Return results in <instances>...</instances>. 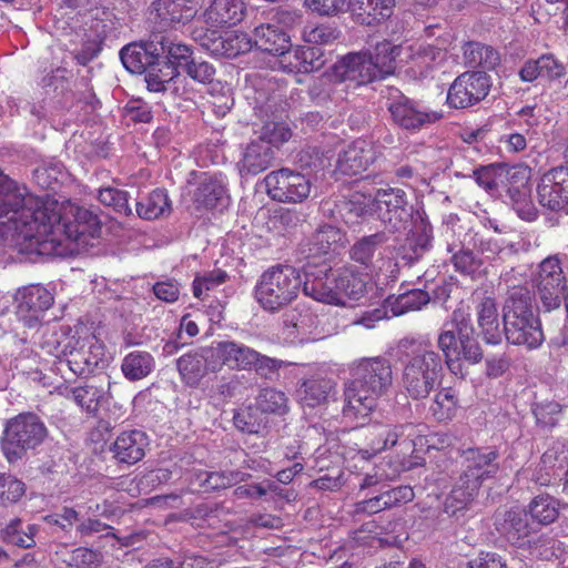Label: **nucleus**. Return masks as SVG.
Masks as SVG:
<instances>
[{
	"label": "nucleus",
	"instance_id": "nucleus-1",
	"mask_svg": "<svg viewBox=\"0 0 568 568\" xmlns=\"http://www.w3.org/2000/svg\"><path fill=\"white\" fill-rule=\"evenodd\" d=\"M101 223L89 209L70 205L62 216L59 204L43 202L23 190V202L18 216L13 217V235L36 242L62 243V237L87 244L88 239L98 236Z\"/></svg>",
	"mask_w": 568,
	"mask_h": 568
},
{
	"label": "nucleus",
	"instance_id": "nucleus-2",
	"mask_svg": "<svg viewBox=\"0 0 568 568\" xmlns=\"http://www.w3.org/2000/svg\"><path fill=\"white\" fill-rule=\"evenodd\" d=\"M402 51L400 47L383 41L377 43L375 54L363 51L348 53L335 63L333 75L322 77L313 84L311 93L321 101L331 99L333 78L357 85L382 80L394 73Z\"/></svg>",
	"mask_w": 568,
	"mask_h": 568
},
{
	"label": "nucleus",
	"instance_id": "nucleus-3",
	"mask_svg": "<svg viewBox=\"0 0 568 568\" xmlns=\"http://www.w3.org/2000/svg\"><path fill=\"white\" fill-rule=\"evenodd\" d=\"M351 379L345 384V417L358 420L368 416L378 399L386 395L393 385V368L385 357L362 358L353 363Z\"/></svg>",
	"mask_w": 568,
	"mask_h": 568
},
{
	"label": "nucleus",
	"instance_id": "nucleus-4",
	"mask_svg": "<svg viewBox=\"0 0 568 568\" xmlns=\"http://www.w3.org/2000/svg\"><path fill=\"white\" fill-rule=\"evenodd\" d=\"M402 364L400 385L413 400L426 399L442 384L445 368L442 355L430 344L405 337L397 345Z\"/></svg>",
	"mask_w": 568,
	"mask_h": 568
},
{
	"label": "nucleus",
	"instance_id": "nucleus-5",
	"mask_svg": "<svg viewBox=\"0 0 568 568\" xmlns=\"http://www.w3.org/2000/svg\"><path fill=\"white\" fill-rule=\"evenodd\" d=\"M504 335L508 343L529 351L539 348L545 342L540 318L534 312L530 291L515 286L503 307Z\"/></svg>",
	"mask_w": 568,
	"mask_h": 568
},
{
	"label": "nucleus",
	"instance_id": "nucleus-6",
	"mask_svg": "<svg viewBox=\"0 0 568 568\" xmlns=\"http://www.w3.org/2000/svg\"><path fill=\"white\" fill-rule=\"evenodd\" d=\"M495 449L469 448L464 453L465 470L446 499V508L453 513L465 508L477 495L484 480L493 478L499 470Z\"/></svg>",
	"mask_w": 568,
	"mask_h": 568
},
{
	"label": "nucleus",
	"instance_id": "nucleus-7",
	"mask_svg": "<svg viewBox=\"0 0 568 568\" xmlns=\"http://www.w3.org/2000/svg\"><path fill=\"white\" fill-rule=\"evenodd\" d=\"M303 287L298 270L291 265H275L266 270L255 287V297L267 312H277L293 302Z\"/></svg>",
	"mask_w": 568,
	"mask_h": 568
},
{
	"label": "nucleus",
	"instance_id": "nucleus-8",
	"mask_svg": "<svg viewBox=\"0 0 568 568\" xmlns=\"http://www.w3.org/2000/svg\"><path fill=\"white\" fill-rule=\"evenodd\" d=\"M47 436L48 429L38 415L19 414L7 422L1 448L8 462L13 463L21 459L28 450L40 446Z\"/></svg>",
	"mask_w": 568,
	"mask_h": 568
},
{
	"label": "nucleus",
	"instance_id": "nucleus-9",
	"mask_svg": "<svg viewBox=\"0 0 568 568\" xmlns=\"http://www.w3.org/2000/svg\"><path fill=\"white\" fill-rule=\"evenodd\" d=\"M47 352L65 363L75 376H87L94 372L104 359V348L98 341H87L75 337L67 338L61 347L54 333L42 344Z\"/></svg>",
	"mask_w": 568,
	"mask_h": 568
},
{
	"label": "nucleus",
	"instance_id": "nucleus-10",
	"mask_svg": "<svg viewBox=\"0 0 568 568\" xmlns=\"http://www.w3.org/2000/svg\"><path fill=\"white\" fill-rule=\"evenodd\" d=\"M535 294L545 312L560 307L567 290V277L558 257L549 256L538 266L535 280Z\"/></svg>",
	"mask_w": 568,
	"mask_h": 568
},
{
	"label": "nucleus",
	"instance_id": "nucleus-11",
	"mask_svg": "<svg viewBox=\"0 0 568 568\" xmlns=\"http://www.w3.org/2000/svg\"><path fill=\"white\" fill-rule=\"evenodd\" d=\"M264 182L267 194L278 202L301 203L310 196L312 189L310 178L290 169L268 173Z\"/></svg>",
	"mask_w": 568,
	"mask_h": 568
},
{
	"label": "nucleus",
	"instance_id": "nucleus-12",
	"mask_svg": "<svg viewBox=\"0 0 568 568\" xmlns=\"http://www.w3.org/2000/svg\"><path fill=\"white\" fill-rule=\"evenodd\" d=\"M490 89V79L483 71L464 72L450 84L447 103L455 109H465L484 100Z\"/></svg>",
	"mask_w": 568,
	"mask_h": 568
},
{
	"label": "nucleus",
	"instance_id": "nucleus-13",
	"mask_svg": "<svg viewBox=\"0 0 568 568\" xmlns=\"http://www.w3.org/2000/svg\"><path fill=\"white\" fill-rule=\"evenodd\" d=\"M375 213L378 219L392 231L406 229L412 217L406 193L400 189L377 190L374 194Z\"/></svg>",
	"mask_w": 568,
	"mask_h": 568
},
{
	"label": "nucleus",
	"instance_id": "nucleus-14",
	"mask_svg": "<svg viewBox=\"0 0 568 568\" xmlns=\"http://www.w3.org/2000/svg\"><path fill=\"white\" fill-rule=\"evenodd\" d=\"M537 199L542 207L568 214V165L554 168L541 176Z\"/></svg>",
	"mask_w": 568,
	"mask_h": 568
},
{
	"label": "nucleus",
	"instance_id": "nucleus-15",
	"mask_svg": "<svg viewBox=\"0 0 568 568\" xmlns=\"http://www.w3.org/2000/svg\"><path fill=\"white\" fill-rule=\"evenodd\" d=\"M303 292L315 301L341 305L335 268H332L326 263L313 266L311 262H308L305 265Z\"/></svg>",
	"mask_w": 568,
	"mask_h": 568
},
{
	"label": "nucleus",
	"instance_id": "nucleus-16",
	"mask_svg": "<svg viewBox=\"0 0 568 568\" xmlns=\"http://www.w3.org/2000/svg\"><path fill=\"white\" fill-rule=\"evenodd\" d=\"M17 317L24 326L34 328L53 304L52 293L41 285H30L18 292Z\"/></svg>",
	"mask_w": 568,
	"mask_h": 568
},
{
	"label": "nucleus",
	"instance_id": "nucleus-17",
	"mask_svg": "<svg viewBox=\"0 0 568 568\" xmlns=\"http://www.w3.org/2000/svg\"><path fill=\"white\" fill-rule=\"evenodd\" d=\"M388 111L395 124L409 131L420 130L442 118V113L420 109L415 101L402 93L389 98Z\"/></svg>",
	"mask_w": 568,
	"mask_h": 568
},
{
	"label": "nucleus",
	"instance_id": "nucleus-18",
	"mask_svg": "<svg viewBox=\"0 0 568 568\" xmlns=\"http://www.w3.org/2000/svg\"><path fill=\"white\" fill-rule=\"evenodd\" d=\"M378 158L377 148L367 140L358 139L338 153L335 173L356 176L365 172Z\"/></svg>",
	"mask_w": 568,
	"mask_h": 568
},
{
	"label": "nucleus",
	"instance_id": "nucleus-19",
	"mask_svg": "<svg viewBox=\"0 0 568 568\" xmlns=\"http://www.w3.org/2000/svg\"><path fill=\"white\" fill-rule=\"evenodd\" d=\"M212 345L210 347L194 348L176 359L182 383L191 388H196L209 371L217 372Z\"/></svg>",
	"mask_w": 568,
	"mask_h": 568
},
{
	"label": "nucleus",
	"instance_id": "nucleus-20",
	"mask_svg": "<svg viewBox=\"0 0 568 568\" xmlns=\"http://www.w3.org/2000/svg\"><path fill=\"white\" fill-rule=\"evenodd\" d=\"M217 371L227 366L236 371H252L257 351L236 341L226 339L212 344Z\"/></svg>",
	"mask_w": 568,
	"mask_h": 568
},
{
	"label": "nucleus",
	"instance_id": "nucleus-21",
	"mask_svg": "<svg viewBox=\"0 0 568 568\" xmlns=\"http://www.w3.org/2000/svg\"><path fill=\"white\" fill-rule=\"evenodd\" d=\"M415 427L410 423L398 425H374L369 428L368 449L362 450L363 455H376L394 447L396 444L412 440Z\"/></svg>",
	"mask_w": 568,
	"mask_h": 568
},
{
	"label": "nucleus",
	"instance_id": "nucleus-22",
	"mask_svg": "<svg viewBox=\"0 0 568 568\" xmlns=\"http://www.w3.org/2000/svg\"><path fill=\"white\" fill-rule=\"evenodd\" d=\"M443 329H455L457 345L464 359L476 364L483 359V351L479 343L473 336V326L462 310H455L449 322Z\"/></svg>",
	"mask_w": 568,
	"mask_h": 568
},
{
	"label": "nucleus",
	"instance_id": "nucleus-23",
	"mask_svg": "<svg viewBox=\"0 0 568 568\" xmlns=\"http://www.w3.org/2000/svg\"><path fill=\"white\" fill-rule=\"evenodd\" d=\"M148 445L149 439L144 432L131 429L118 435L110 452L118 463L134 465L144 457Z\"/></svg>",
	"mask_w": 568,
	"mask_h": 568
},
{
	"label": "nucleus",
	"instance_id": "nucleus-24",
	"mask_svg": "<svg viewBox=\"0 0 568 568\" xmlns=\"http://www.w3.org/2000/svg\"><path fill=\"white\" fill-rule=\"evenodd\" d=\"M23 190L24 187L19 186L0 170V219H7L0 223L2 234L13 236V217L18 216L20 204L23 202Z\"/></svg>",
	"mask_w": 568,
	"mask_h": 568
},
{
	"label": "nucleus",
	"instance_id": "nucleus-25",
	"mask_svg": "<svg viewBox=\"0 0 568 568\" xmlns=\"http://www.w3.org/2000/svg\"><path fill=\"white\" fill-rule=\"evenodd\" d=\"M414 498V491L409 486H398L392 489L378 491L376 495L358 501L354 505L353 513L356 515H374L400 504H406Z\"/></svg>",
	"mask_w": 568,
	"mask_h": 568
},
{
	"label": "nucleus",
	"instance_id": "nucleus-26",
	"mask_svg": "<svg viewBox=\"0 0 568 568\" xmlns=\"http://www.w3.org/2000/svg\"><path fill=\"white\" fill-rule=\"evenodd\" d=\"M345 242V234L336 226L323 225L301 244L305 258H316L335 252Z\"/></svg>",
	"mask_w": 568,
	"mask_h": 568
},
{
	"label": "nucleus",
	"instance_id": "nucleus-27",
	"mask_svg": "<svg viewBox=\"0 0 568 568\" xmlns=\"http://www.w3.org/2000/svg\"><path fill=\"white\" fill-rule=\"evenodd\" d=\"M497 530L514 545H524L527 538L535 531L529 523L527 514L521 509H510L496 515Z\"/></svg>",
	"mask_w": 568,
	"mask_h": 568
},
{
	"label": "nucleus",
	"instance_id": "nucleus-28",
	"mask_svg": "<svg viewBox=\"0 0 568 568\" xmlns=\"http://www.w3.org/2000/svg\"><path fill=\"white\" fill-rule=\"evenodd\" d=\"M395 3V0H349V10L357 23L373 27L393 16Z\"/></svg>",
	"mask_w": 568,
	"mask_h": 568
},
{
	"label": "nucleus",
	"instance_id": "nucleus-29",
	"mask_svg": "<svg viewBox=\"0 0 568 568\" xmlns=\"http://www.w3.org/2000/svg\"><path fill=\"white\" fill-rule=\"evenodd\" d=\"M274 151L264 142L252 141L246 144L237 162L240 174L256 175L266 171L273 163Z\"/></svg>",
	"mask_w": 568,
	"mask_h": 568
},
{
	"label": "nucleus",
	"instance_id": "nucleus-30",
	"mask_svg": "<svg viewBox=\"0 0 568 568\" xmlns=\"http://www.w3.org/2000/svg\"><path fill=\"white\" fill-rule=\"evenodd\" d=\"M110 382L106 384H85L68 388L63 393L65 398L72 399L87 414L95 415L100 406L109 400Z\"/></svg>",
	"mask_w": 568,
	"mask_h": 568
},
{
	"label": "nucleus",
	"instance_id": "nucleus-31",
	"mask_svg": "<svg viewBox=\"0 0 568 568\" xmlns=\"http://www.w3.org/2000/svg\"><path fill=\"white\" fill-rule=\"evenodd\" d=\"M155 34L148 43H131L122 48L120 58L124 68L131 73L141 74L151 64H158Z\"/></svg>",
	"mask_w": 568,
	"mask_h": 568
},
{
	"label": "nucleus",
	"instance_id": "nucleus-32",
	"mask_svg": "<svg viewBox=\"0 0 568 568\" xmlns=\"http://www.w3.org/2000/svg\"><path fill=\"white\" fill-rule=\"evenodd\" d=\"M245 6L242 0H212L204 12L211 27L233 26L243 20Z\"/></svg>",
	"mask_w": 568,
	"mask_h": 568
},
{
	"label": "nucleus",
	"instance_id": "nucleus-33",
	"mask_svg": "<svg viewBox=\"0 0 568 568\" xmlns=\"http://www.w3.org/2000/svg\"><path fill=\"white\" fill-rule=\"evenodd\" d=\"M477 325L479 335L486 344L497 345L501 342L504 331L499 327L497 305L494 298L485 297L477 305Z\"/></svg>",
	"mask_w": 568,
	"mask_h": 568
},
{
	"label": "nucleus",
	"instance_id": "nucleus-34",
	"mask_svg": "<svg viewBox=\"0 0 568 568\" xmlns=\"http://www.w3.org/2000/svg\"><path fill=\"white\" fill-rule=\"evenodd\" d=\"M282 63L290 72L311 73L320 70L325 61L323 52L315 47H298L294 50L288 49Z\"/></svg>",
	"mask_w": 568,
	"mask_h": 568
},
{
	"label": "nucleus",
	"instance_id": "nucleus-35",
	"mask_svg": "<svg viewBox=\"0 0 568 568\" xmlns=\"http://www.w3.org/2000/svg\"><path fill=\"white\" fill-rule=\"evenodd\" d=\"M447 39H436L434 43H417L412 45H399L408 59L420 67H432L445 61L447 55Z\"/></svg>",
	"mask_w": 568,
	"mask_h": 568
},
{
	"label": "nucleus",
	"instance_id": "nucleus-36",
	"mask_svg": "<svg viewBox=\"0 0 568 568\" xmlns=\"http://www.w3.org/2000/svg\"><path fill=\"white\" fill-rule=\"evenodd\" d=\"M254 44L262 51L283 58L291 48L290 37L281 28L272 24L255 28Z\"/></svg>",
	"mask_w": 568,
	"mask_h": 568
},
{
	"label": "nucleus",
	"instance_id": "nucleus-37",
	"mask_svg": "<svg viewBox=\"0 0 568 568\" xmlns=\"http://www.w3.org/2000/svg\"><path fill=\"white\" fill-rule=\"evenodd\" d=\"M135 211L139 217L152 221L169 216L172 205L166 191L155 189L136 202Z\"/></svg>",
	"mask_w": 568,
	"mask_h": 568
},
{
	"label": "nucleus",
	"instance_id": "nucleus-38",
	"mask_svg": "<svg viewBox=\"0 0 568 568\" xmlns=\"http://www.w3.org/2000/svg\"><path fill=\"white\" fill-rule=\"evenodd\" d=\"M335 276L337 278L341 305L346 304V298L356 301L364 296L366 282L354 266L335 268Z\"/></svg>",
	"mask_w": 568,
	"mask_h": 568
},
{
	"label": "nucleus",
	"instance_id": "nucleus-39",
	"mask_svg": "<svg viewBox=\"0 0 568 568\" xmlns=\"http://www.w3.org/2000/svg\"><path fill=\"white\" fill-rule=\"evenodd\" d=\"M155 43L159 45L156 47L158 60L165 58L169 63L166 67L175 70L178 68L185 69L193 60L191 48L182 42H176L166 36L155 34Z\"/></svg>",
	"mask_w": 568,
	"mask_h": 568
},
{
	"label": "nucleus",
	"instance_id": "nucleus-40",
	"mask_svg": "<svg viewBox=\"0 0 568 568\" xmlns=\"http://www.w3.org/2000/svg\"><path fill=\"white\" fill-rule=\"evenodd\" d=\"M387 242V236L384 232H377L375 234L364 236L356 241L349 251L351 258L364 265L365 267L373 266L375 256H379L381 247Z\"/></svg>",
	"mask_w": 568,
	"mask_h": 568
},
{
	"label": "nucleus",
	"instance_id": "nucleus-41",
	"mask_svg": "<svg viewBox=\"0 0 568 568\" xmlns=\"http://www.w3.org/2000/svg\"><path fill=\"white\" fill-rule=\"evenodd\" d=\"M374 195L354 193L342 205L341 213L345 223L354 225L375 213Z\"/></svg>",
	"mask_w": 568,
	"mask_h": 568
},
{
	"label": "nucleus",
	"instance_id": "nucleus-42",
	"mask_svg": "<svg viewBox=\"0 0 568 568\" xmlns=\"http://www.w3.org/2000/svg\"><path fill=\"white\" fill-rule=\"evenodd\" d=\"M500 169L503 170V183H507L510 197L528 196L530 192L528 183L531 179V169L524 163L513 166L500 164Z\"/></svg>",
	"mask_w": 568,
	"mask_h": 568
},
{
	"label": "nucleus",
	"instance_id": "nucleus-43",
	"mask_svg": "<svg viewBox=\"0 0 568 568\" xmlns=\"http://www.w3.org/2000/svg\"><path fill=\"white\" fill-rule=\"evenodd\" d=\"M432 237V226L423 219L415 221L404 244V257L409 261L417 260L429 248Z\"/></svg>",
	"mask_w": 568,
	"mask_h": 568
},
{
	"label": "nucleus",
	"instance_id": "nucleus-44",
	"mask_svg": "<svg viewBox=\"0 0 568 568\" xmlns=\"http://www.w3.org/2000/svg\"><path fill=\"white\" fill-rule=\"evenodd\" d=\"M152 8L156 17L168 24L186 23L195 17L193 7L181 0H155Z\"/></svg>",
	"mask_w": 568,
	"mask_h": 568
},
{
	"label": "nucleus",
	"instance_id": "nucleus-45",
	"mask_svg": "<svg viewBox=\"0 0 568 568\" xmlns=\"http://www.w3.org/2000/svg\"><path fill=\"white\" fill-rule=\"evenodd\" d=\"M155 367L153 356L145 351H133L124 356L121 364V371L124 377L131 382L140 381Z\"/></svg>",
	"mask_w": 568,
	"mask_h": 568
},
{
	"label": "nucleus",
	"instance_id": "nucleus-46",
	"mask_svg": "<svg viewBox=\"0 0 568 568\" xmlns=\"http://www.w3.org/2000/svg\"><path fill=\"white\" fill-rule=\"evenodd\" d=\"M465 63L470 68L494 69L499 63V54L489 45L468 42L464 47Z\"/></svg>",
	"mask_w": 568,
	"mask_h": 568
},
{
	"label": "nucleus",
	"instance_id": "nucleus-47",
	"mask_svg": "<svg viewBox=\"0 0 568 568\" xmlns=\"http://www.w3.org/2000/svg\"><path fill=\"white\" fill-rule=\"evenodd\" d=\"M458 409V397L452 387L439 389L429 406V413L437 422H447L455 417Z\"/></svg>",
	"mask_w": 568,
	"mask_h": 568
},
{
	"label": "nucleus",
	"instance_id": "nucleus-48",
	"mask_svg": "<svg viewBox=\"0 0 568 568\" xmlns=\"http://www.w3.org/2000/svg\"><path fill=\"white\" fill-rule=\"evenodd\" d=\"M437 347L443 353V366L446 365L450 373L454 375L460 373V352L457 345L455 329H442L437 337Z\"/></svg>",
	"mask_w": 568,
	"mask_h": 568
},
{
	"label": "nucleus",
	"instance_id": "nucleus-49",
	"mask_svg": "<svg viewBox=\"0 0 568 568\" xmlns=\"http://www.w3.org/2000/svg\"><path fill=\"white\" fill-rule=\"evenodd\" d=\"M213 51H222L227 58H234L252 49V40L244 32L229 31L213 42Z\"/></svg>",
	"mask_w": 568,
	"mask_h": 568
},
{
	"label": "nucleus",
	"instance_id": "nucleus-50",
	"mask_svg": "<svg viewBox=\"0 0 568 568\" xmlns=\"http://www.w3.org/2000/svg\"><path fill=\"white\" fill-rule=\"evenodd\" d=\"M224 194L222 183L212 176L204 178L194 192V202L206 209L215 207Z\"/></svg>",
	"mask_w": 568,
	"mask_h": 568
},
{
	"label": "nucleus",
	"instance_id": "nucleus-51",
	"mask_svg": "<svg viewBox=\"0 0 568 568\" xmlns=\"http://www.w3.org/2000/svg\"><path fill=\"white\" fill-rule=\"evenodd\" d=\"M529 513L540 525H549L559 515L558 501L549 495H539L529 504Z\"/></svg>",
	"mask_w": 568,
	"mask_h": 568
},
{
	"label": "nucleus",
	"instance_id": "nucleus-52",
	"mask_svg": "<svg viewBox=\"0 0 568 568\" xmlns=\"http://www.w3.org/2000/svg\"><path fill=\"white\" fill-rule=\"evenodd\" d=\"M293 365L291 362L270 357L257 352V357L254 359L252 369L263 379L268 382H277L281 378V372Z\"/></svg>",
	"mask_w": 568,
	"mask_h": 568
},
{
	"label": "nucleus",
	"instance_id": "nucleus-53",
	"mask_svg": "<svg viewBox=\"0 0 568 568\" xmlns=\"http://www.w3.org/2000/svg\"><path fill=\"white\" fill-rule=\"evenodd\" d=\"M256 407L263 413L283 415L288 409L287 397L275 388H263L256 397Z\"/></svg>",
	"mask_w": 568,
	"mask_h": 568
},
{
	"label": "nucleus",
	"instance_id": "nucleus-54",
	"mask_svg": "<svg viewBox=\"0 0 568 568\" xmlns=\"http://www.w3.org/2000/svg\"><path fill=\"white\" fill-rule=\"evenodd\" d=\"M430 301V295L423 290H412L396 297L392 312L398 316L409 311H418Z\"/></svg>",
	"mask_w": 568,
	"mask_h": 568
},
{
	"label": "nucleus",
	"instance_id": "nucleus-55",
	"mask_svg": "<svg viewBox=\"0 0 568 568\" xmlns=\"http://www.w3.org/2000/svg\"><path fill=\"white\" fill-rule=\"evenodd\" d=\"M98 200L105 206L112 207L116 213L124 216L132 215V209L129 205V193L116 187H102L99 190Z\"/></svg>",
	"mask_w": 568,
	"mask_h": 568
},
{
	"label": "nucleus",
	"instance_id": "nucleus-56",
	"mask_svg": "<svg viewBox=\"0 0 568 568\" xmlns=\"http://www.w3.org/2000/svg\"><path fill=\"white\" fill-rule=\"evenodd\" d=\"M332 385L325 379H308L303 383L300 392L302 400L310 407H315L325 402Z\"/></svg>",
	"mask_w": 568,
	"mask_h": 568
},
{
	"label": "nucleus",
	"instance_id": "nucleus-57",
	"mask_svg": "<svg viewBox=\"0 0 568 568\" xmlns=\"http://www.w3.org/2000/svg\"><path fill=\"white\" fill-rule=\"evenodd\" d=\"M341 31L333 24H307L303 29V39L308 43L328 44L338 39Z\"/></svg>",
	"mask_w": 568,
	"mask_h": 568
},
{
	"label": "nucleus",
	"instance_id": "nucleus-58",
	"mask_svg": "<svg viewBox=\"0 0 568 568\" xmlns=\"http://www.w3.org/2000/svg\"><path fill=\"white\" fill-rule=\"evenodd\" d=\"M292 136L291 129L284 122H266L261 130L257 141L266 143V145L278 148L287 142Z\"/></svg>",
	"mask_w": 568,
	"mask_h": 568
},
{
	"label": "nucleus",
	"instance_id": "nucleus-59",
	"mask_svg": "<svg viewBox=\"0 0 568 568\" xmlns=\"http://www.w3.org/2000/svg\"><path fill=\"white\" fill-rule=\"evenodd\" d=\"M473 175L476 183L487 192L497 191L499 184H503V170L500 164H490L474 170Z\"/></svg>",
	"mask_w": 568,
	"mask_h": 568
},
{
	"label": "nucleus",
	"instance_id": "nucleus-60",
	"mask_svg": "<svg viewBox=\"0 0 568 568\" xmlns=\"http://www.w3.org/2000/svg\"><path fill=\"white\" fill-rule=\"evenodd\" d=\"M227 277L226 272L222 270H214L212 272L204 273L203 275H196L193 281V295L196 298H203L205 292L225 283Z\"/></svg>",
	"mask_w": 568,
	"mask_h": 568
},
{
	"label": "nucleus",
	"instance_id": "nucleus-61",
	"mask_svg": "<svg viewBox=\"0 0 568 568\" xmlns=\"http://www.w3.org/2000/svg\"><path fill=\"white\" fill-rule=\"evenodd\" d=\"M165 69L166 72H163L161 69L156 67V64H151L146 68V71L144 72L145 82L150 91H165L166 83L179 74L178 70H175L174 68L165 67Z\"/></svg>",
	"mask_w": 568,
	"mask_h": 568
},
{
	"label": "nucleus",
	"instance_id": "nucleus-62",
	"mask_svg": "<svg viewBox=\"0 0 568 568\" xmlns=\"http://www.w3.org/2000/svg\"><path fill=\"white\" fill-rule=\"evenodd\" d=\"M24 494V484L11 475H0V500L3 504L17 503Z\"/></svg>",
	"mask_w": 568,
	"mask_h": 568
},
{
	"label": "nucleus",
	"instance_id": "nucleus-63",
	"mask_svg": "<svg viewBox=\"0 0 568 568\" xmlns=\"http://www.w3.org/2000/svg\"><path fill=\"white\" fill-rule=\"evenodd\" d=\"M184 518L190 521L192 526L203 528L205 525L210 526L211 520L216 518V508L207 504H201L192 509L185 510Z\"/></svg>",
	"mask_w": 568,
	"mask_h": 568
},
{
	"label": "nucleus",
	"instance_id": "nucleus-64",
	"mask_svg": "<svg viewBox=\"0 0 568 568\" xmlns=\"http://www.w3.org/2000/svg\"><path fill=\"white\" fill-rule=\"evenodd\" d=\"M185 71L190 78L203 84L211 83L215 75V69L211 63L195 59L187 64Z\"/></svg>",
	"mask_w": 568,
	"mask_h": 568
}]
</instances>
